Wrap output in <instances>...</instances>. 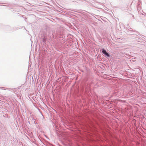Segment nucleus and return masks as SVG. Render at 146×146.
Instances as JSON below:
<instances>
[{"label":"nucleus","mask_w":146,"mask_h":146,"mask_svg":"<svg viewBox=\"0 0 146 146\" xmlns=\"http://www.w3.org/2000/svg\"><path fill=\"white\" fill-rule=\"evenodd\" d=\"M102 52L105 55L107 56L108 57L110 56V55L109 54L106 52V51L104 49H102Z\"/></svg>","instance_id":"obj_1"}]
</instances>
